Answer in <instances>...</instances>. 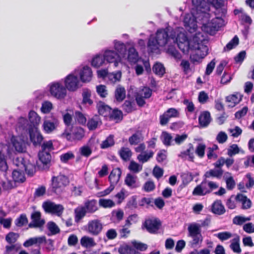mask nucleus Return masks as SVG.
I'll use <instances>...</instances> for the list:
<instances>
[{"mask_svg": "<svg viewBox=\"0 0 254 254\" xmlns=\"http://www.w3.org/2000/svg\"><path fill=\"white\" fill-rule=\"evenodd\" d=\"M105 61L103 55H97L92 59L91 65L95 68H98L104 64Z\"/></svg>", "mask_w": 254, "mask_h": 254, "instance_id": "obj_40", "label": "nucleus"}, {"mask_svg": "<svg viewBox=\"0 0 254 254\" xmlns=\"http://www.w3.org/2000/svg\"><path fill=\"white\" fill-rule=\"evenodd\" d=\"M69 184V180L67 176L60 174L57 176H53L51 183L48 190L50 195H61L65 191V188Z\"/></svg>", "mask_w": 254, "mask_h": 254, "instance_id": "obj_1", "label": "nucleus"}, {"mask_svg": "<svg viewBox=\"0 0 254 254\" xmlns=\"http://www.w3.org/2000/svg\"><path fill=\"white\" fill-rule=\"evenodd\" d=\"M166 52L169 55L176 60H180L182 58L181 54L176 49L174 45H169Z\"/></svg>", "mask_w": 254, "mask_h": 254, "instance_id": "obj_41", "label": "nucleus"}, {"mask_svg": "<svg viewBox=\"0 0 254 254\" xmlns=\"http://www.w3.org/2000/svg\"><path fill=\"white\" fill-rule=\"evenodd\" d=\"M74 158V155L71 151H68L60 156L61 162L64 163H67L69 160L72 159Z\"/></svg>", "mask_w": 254, "mask_h": 254, "instance_id": "obj_59", "label": "nucleus"}, {"mask_svg": "<svg viewBox=\"0 0 254 254\" xmlns=\"http://www.w3.org/2000/svg\"><path fill=\"white\" fill-rule=\"evenodd\" d=\"M79 80L77 76L69 74L66 76L64 85L66 89L70 91H75L79 88Z\"/></svg>", "mask_w": 254, "mask_h": 254, "instance_id": "obj_10", "label": "nucleus"}, {"mask_svg": "<svg viewBox=\"0 0 254 254\" xmlns=\"http://www.w3.org/2000/svg\"><path fill=\"white\" fill-rule=\"evenodd\" d=\"M209 187L207 185V181L206 179H204L201 183L197 185L192 191L193 195L203 196L210 193Z\"/></svg>", "mask_w": 254, "mask_h": 254, "instance_id": "obj_16", "label": "nucleus"}, {"mask_svg": "<svg viewBox=\"0 0 254 254\" xmlns=\"http://www.w3.org/2000/svg\"><path fill=\"white\" fill-rule=\"evenodd\" d=\"M223 174V171L222 169H210L206 171L203 175L205 179L212 178H216L218 179L221 178Z\"/></svg>", "mask_w": 254, "mask_h": 254, "instance_id": "obj_27", "label": "nucleus"}, {"mask_svg": "<svg viewBox=\"0 0 254 254\" xmlns=\"http://www.w3.org/2000/svg\"><path fill=\"white\" fill-rule=\"evenodd\" d=\"M208 48L203 44H197V47L194 53L190 55V62L195 64L200 63L201 60L208 54Z\"/></svg>", "mask_w": 254, "mask_h": 254, "instance_id": "obj_5", "label": "nucleus"}, {"mask_svg": "<svg viewBox=\"0 0 254 254\" xmlns=\"http://www.w3.org/2000/svg\"><path fill=\"white\" fill-rule=\"evenodd\" d=\"M19 235L17 233L10 232L6 235L5 240L10 244H13L16 241Z\"/></svg>", "mask_w": 254, "mask_h": 254, "instance_id": "obj_56", "label": "nucleus"}, {"mask_svg": "<svg viewBox=\"0 0 254 254\" xmlns=\"http://www.w3.org/2000/svg\"><path fill=\"white\" fill-rule=\"evenodd\" d=\"M142 169V166L139 165L138 163L134 161H131L130 162L128 166V169L134 173L139 172Z\"/></svg>", "mask_w": 254, "mask_h": 254, "instance_id": "obj_58", "label": "nucleus"}, {"mask_svg": "<svg viewBox=\"0 0 254 254\" xmlns=\"http://www.w3.org/2000/svg\"><path fill=\"white\" fill-rule=\"evenodd\" d=\"M103 229V225L98 219L89 221L87 225V231L93 236L98 235Z\"/></svg>", "mask_w": 254, "mask_h": 254, "instance_id": "obj_12", "label": "nucleus"}, {"mask_svg": "<svg viewBox=\"0 0 254 254\" xmlns=\"http://www.w3.org/2000/svg\"><path fill=\"white\" fill-rule=\"evenodd\" d=\"M96 91L97 94L101 98H105L108 95V91L105 85L100 84L96 86Z\"/></svg>", "mask_w": 254, "mask_h": 254, "instance_id": "obj_54", "label": "nucleus"}, {"mask_svg": "<svg viewBox=\"0 0 254 254\" xmlns=\"http://www.w3.org/2000/svg\"><path fill=\"white\" fill-rule=\"evenodd\" d=\"M188 236L192 238L190 244L192 247L196 246L203 241L200 225L194 223L190 224L188 228Z\"/></svg>", "mask_w": 254, "mask_h": 254, "instance_id": "obj_3", "label": "nucleus"}, {"mask_svg": "<svg viewBox=\"0 0 254 254\" xmlns=\"http://www.w3.org/2000/svg\"><path fill=\"white\" fill-rule=\"evenodd\" d=\"M137 196L136 195L132 196L128 200L127 203V207L129 209H135L137 207Z\"/></svg>", "mask_w": 254, "mask_h": 254, "instance_id": "obj_60", "label": "nucleus"}, {"mask_svg": "<svg viewBox=\"0 0 254 254\" xmlns=\"http://www.w3.org/2000/svg\"><path fill=\"white\" fill-rule=\"evenodd\" d=\"M98 113L104 117H109L111 113L112 108L106 105L104 102L99 101L97 104Z\"/></svg>", "mask_w": 254, "mask_h": 254, "instance_id": "obj_21", "label": "nucleus"}, {"mask_svg": "<svg viewBox=\"0 0 254 254\" xmlns=\"http://www.w3.org/2000/svg\"><path fill=\"white\" fill-rule=\"evenodd\" d=\"M122 174L121 169L119 168L113 169L108 177L110 185L115 186L119 182Z\"/></svg>", "mask_w": 254, "mask_h": 254, "instance_id": "obj_17", "label": "nucleus"}, {"mask_svg": "<svg viewBox=\"0 0 254 254\" xmlns=\"http://www.w3.org/2000/svg\"><path fill=\"white\" fill-rule=\"evenodd\" d=\"M176 36V32L172 29L167 27L165 29H160L157 30L156 33L155 38L158 42L160 47L165 46L168 42L170 39L174 40Z\"/></svg>", "mask_w": 254, "mask_h": 254, "instance_id": "obj_2", "label": "nucleus"}, {"mask_svg": "<svg viewBox=\"0 0 254 254\" xmlns=\"http://www.w3.org/2000/svg\"><path fill=\"white\" fill-rule=\"evenodd\" d=\"M230 248L234 253L240 254L241 253L242 250L240 246V237L239 236H237L232 240Z\"/></svg>", "mask_w": 254, "mask_h": 254, "instance_id": "obj_33", "label": "nucleus"}, {"mask_svg": "<svg viewBox=\"0 0 254 254\" xmlns=\"http://www.w3.org/2000/svg\"><path fill=\"white\" fill-rule=\"evenodd\" d=\"M211 121L210 113L207 111L201 112L198 117V123L202 127H207L210 123Z\"/></svg>", "mask_w": 254, "mask_h": 254, "instance_id": "obj_18", "label": "nucleus"}, {"mask_svg": "<svg viewBox=\"0 0 254 254\" xmlns=\"http://www.w3.org/2000/svg\"><path fill=\"white\" fill-rule=\"evenodd\" d=\"M242 96L238 93L232 94L226 97V101L230 103L229 106L233 107L242 100Z\"/></svg>", "mask_w": 254, "mask_h": 254, "instance_id": "obj_31", "label": "nucleus"}, {"mask_svg": "<svg viewBox=\"0 0 254 254\" xmlns=\"http://www.w3.org/2000/svg\"><path fill=\"white\" fill-rule=\"evenodd\" d=\"M105 60L109 63H114L115 66L118 65L119 62L121 61L120 55L114 50H107L103 54Z\"/></svg>", "mask_w": 254, "mask_h": 254, "instance_id": "obj_13", "label": "nucleus"}, {"mask_svg": "<svg viewBox=\"0 0 254 254\" xmlns=\"http://www.w3.org/2000/svg\"><path fill=\"white\" fill-rule=\"evenodd\" d=\"M24 160L22 157H17L14 162L15 165L20 167L29 176H33L35 173V166L31 163L25 164Z\"/></svg>", "mask_w": 254, "mask_h": 254, "instance_id": "obj_9", "label": "nucleus"}, {"mask_svg": "<svg viewBox=\"0 0 254 254\" xmlns=\"http://www.w3.org/2000/svg\"><path fill=\"white\" fill-rule=\"evenodd\" d=\"M114 144V135L111 134L101 144V148L102 149L107 148L113 146Z\"/></svg>", "mask_w": 254, "mask_h": 254, "instance_id": "obj_50", "label": "nucleus"}, {"mask_svg": "<svg viewBox=\"0 0 254 254\" xmlns=\"http://www.w3.org/2000/svg\"><path fill=\"white\" fill-rule=\"evenodd\" d=\"M86 212H87L84 207L76 208L74 210L75 222L78 223L85 216Z\"/></svg>", "mask_w": 254, "mask_h": 254, "instance_id": "obj_39", "label": "nucleus"}, {"mask_svg": "<svg viewBox=\"0 0 254 254\" xmlns=\"http://www.w3.org/2000/svg\"><path fill=\"white\" fill-rule=\"evenodd\" d=\"M51 94L58 99H64L66 95V89L59 82L53 83L50 88Z\"/></svg>", "mask_w": 254, "mask_h": 254, "instance_id": "obj_8", "label": "nucleus"}, {"mask_svg": "<svg viewBox=\"0 0 254 254\" xmlns=\"http://www.w3.org/2000/svg\"><path fill=\"white\" fill-rule=\"evenodd\" d=\"M119 253L120 254H137L138 253L134 248L128 245L120 247L119 249Z\"/></svg>", "mask_w": 254, "mask_h": 254, "instance_id": "obj_47", "label": "nucleus"}, {"mask_svg": "<svg viewBox=\"0 0 254 254\" xmlns=\"http://www.w3.org/2000/svg\"><path fill=\"white\" fill-rule=\"evenodd\" d=\"M59 124V121L56 118L45 120L42 125L43 129L45 133H51L57 128Z\"/></svg>", "mask_w": 254, "mask_h": 254, "instance_id": "obj_15", "label": "nucleus"}, {"mask_svg": "<svg viewBox=\"0 0 254 254\" xmlns=\"http://www.w3.org/2000/svg\"><path fill=\"white\" fill-rule=\"evenodd\" d=\"M183 184L187 185L193 180V176L191 173L186 172L181 175Z\"/></svg>", "mask_w": 254, "mask_h": 254, "instance_id": "obj_62", "label": "nucleus"}, {"mask_svg": "<svg viewBox=\"0 0 254 254\" xmlns=\"http://www.w3.org/2000/svg\"><path fill=\"white\" fill-rule=\"evenodd\" d=\"M79 75L82 82H89L92 79V71L90 67L88 66H84L81 70Z\"/></svg>", "mask_w": 254, "mask_h": 254, "instance_id": "obj_19", "label": "nucleus"}, {"mask_svg": "<svg viewBox=\"0 0 254 254\" xmlns=\"http://www.w3.org/2000/svg\"><path fill=\"white\" fill-rule=\"evenodd\" d=\"M212 4L213 6L216 9V11L218 12H220L221 11V14H220L221 16H225L227 13V9L224 8H222L223 6V4L218 1V0H213Z\"/></svg>", "mask_w": 254, "mask_h": 254, "instance_id": "obj_51", "label": "nucleus"}, {"mask_svg": "<svg viewBox=\"0 0 254 254\" xmlns=\"http://www.w3.org/2000/svg\"><path fill=\"white\" fill-rule=\"evenodd\" d=\"M12 177L15 182L23 183L25 180L23 170L20 167L13 171Z\"/></svg>", "mask_w": 254, "mask_h": 254, "instance_id": "obj_26", "label": "nucleus"}, {"mask_svg": "<svg viewBox=\"0 0 254 254\" xmlns=\"http://www.w3.org/2000/svg\"><path fill=\"white\" fill-rule=\"evenodd\" d=\"M28 117L30 122L29 127L38 128L41 118L38 114L34 111L31 110L29 113Z\"/></svg>", "mask_w": 254, "mask_h": 254, "instance_id": "obj_23", "label": "nucleus"}, {"mask_svg": "<svg viewBox=\"0 0 254 254\" xmlns=\"http://www.w3.org/2000/svg\"><path fill=\"white\" fill-rule=\"evenodd\" d=\"M46 242V239L45 236L40 237H33L25 241L23 245L25 248H28L35 244L40 245L42 243Z\"/></svg>", "mask_w": 254, "mask_h": 254, "instance_id": "obj_24", "label": "nucleus"}, {"mask_svg": "<svg viewBox=\"0 0 254 254\" xmlns=\"http://www.w3.org/2000/svg\"><path fill=\"white\" fill-rule=\"evenodd\" d=\"M211 209L212 212L219 215H222L225 212L224 206L223 205L221 200L214 201L212 204Z\"/></svg>", "mask_w": 254, "mask_h": 254, "instance_id": "obj_22", "label": "nucleus"}, {"mask_svg": "<svg viewBox=\"0 0 254 254\" xmlns=\"http://www.w3.org/2000/svg\"><path fill=\"white\" fill-rule=\"evenodd\" d=\"M109 117L111 120H115L117 122L122 121L123 118L122 112L118 109L112 110Z\"/></svg>", "mask_w": 254, "mask_h": 254, "instance_id": "obj_42", "label": "nucleus"}, {"mask_svg": "<svg viewBox=\"0 0 254 254\" xmlns=\"http://www.w3.org/2000/svg\"><path fill=\"white\" fill-rule=\"evenodd\" d=\"M99 204L104 208H112L115 206V202L110 199L100 198L99 200Z\"/></svg>", "mask_w": 254, "mask_h": 254, "instance_id": "obj_49", "label": "nucleus"}, {"mask_svg": "<svg viewBox=\"0 0 254 254\" xmlns=\"http://www.w3.org/2000/svg\"><path fill=\"white\" fill-rule=\"evenodd\" d=\"M30 140L34 146L41 145L43 136L38 128L28 127Z\"/></svg>", "mask_w": 254, "mask_h": 254, "instance_id": "obj_11", "label": "nucleus"}, {"mask_svg": "<svg viewBox=\"0 0 254 254\" xmlns=\"http://www.w3.org/2000/svg\"><path fill=\"white\" fill-rule=\"evenodd\" d=\"M73 141L80 140L84 136L85 131L81 127H75L72 131Z\"/></svg>", "mask_w": 254, "mask_h": 254, "instance_id": "obj_36", "label": "nucleus"}, {"mask_svg": "<svg viewBox=\"0 0 254 254\" xmlns=\"http://www.w3.org/2000/svg\"><path fill=\"white\" fill-rule=\"evenodd\" d=\"M173 41L177 43L178 48L184 54H187L190 50L193 49L190 46L188 37L183 32L178 33Z\"/></svg>", "mask_w": 254, "mask_h": 254, "instance_id": "obj_4", "label": "nucleus"}, {"mask_svg": "<svg viewBox=\"0 0 254 254\" xmlns=\"http://www.w3.org/2000/svg\"><path fill=\"white\" fill-rule=\"evenodd\" d=\"M42 150L41 151H46L50 153V151L54 149L53 142L52 140L44 142L41 145Z\"/></svg>", "mask_w": 254, "mask_h": 254, "instance_id": "obj_63", "label": "nucleus"}, {"mask_svg": "<svg viewBox=\"0 0 254 254\" xmlns=\"http://www.w3.org/2000/svg\"><path fill=\"white\" fill-rule=\"evenodd\" d=\"M205 148L206 145L205 144L202 143L198 144L195 148V153L199 158H202L204 157Z\"/></svg>", "mask_w": 254, "mask_h": 254, "instance_id": "obj_52", "label": "nucleus"}, {"mask_svg": "<svg viewBox=\"0 0 254 254\" xmlns=\"http://www.w3.org/2000/svg\"><path fill=\"white\" fill-rule=\"evenodd\" d=\"M159 45L154 36H150L147 43V48L149 53H157L159 51Z\"/></svg>", "mask_w": 254, "mask_h": 254, "instance_id": "obj_25", "label": "nucleus"}, {"mask_svg": "<svg viewBox=\"0 0 254 254\" xmlns=\"http://www.w3.org/2000/svg\"><path fill=\"white\" fill-rule=\"evenodd\" d=\"M48 229L52 235H56L60 232V230L56 224L53 222H49L47 224Z\"/></svg>", "mask_w": 254, "mask_h": 254, "instance_id": "obj_57", "label": "nucleus"}, {"mask_svg": "<svg viewBox=\"0 0 254 254\" xmlns=\"http://www.w3.org/2000/svg\"><path fill=\"white\" fill-rule=\"evenodd\" d=\"M28 223V219L24 214H21L19 217L15 220V224L16 226L21 227Z\"/></svg>", "mask_w": 254, "mask_h": 254, "instance_id": "obj_53", "label": "nucleus"}, {"mask_svg": "<svg viewBox=\"0 0 254 254\" xmlns=\"http://www.w3.org/2000/svg\"><path fill=\"white\" fill-rule=\"evenodd\" d=\"M188 145L189 147V148L187 149L186 150L181 152L180 156L182 157H184L188 156H189V160L193 162L194 158V157L193 155V151H194L193 146L190 143Z\"/></svg>", "mask_w": 254, "mask_h": 254, "instance_id": "obj_38", "label": "nucleus"}, {"mask_svg": "<svg viewBox=\"0 0 254 254\" xmlns=\"http://www.w3.org/2000/svg\"><path fill=\"white\" fill-rule=\"evenodd\" d=\"M114 47L119 54H124L126 51V46L123 43L120 42H116Z\"/></svg>", "mask_w": 254, "mask_h": 254, "instance_id": "obj_64", "label": "nucleus"}, {"mask_svg": "<svg viewBox=\"0 0 254 254\" xmlns=\"http://www.w3.org/2000/svg\"><path fill=\"white\" fill-rule=\"evenodd\" d=\"M133 102L129 100H126L122 105V109L126 113H130L135 110Z\"/></svg>", "mask_w": 254, "mask_h": 254, "instance_id": "obj_48", "label": "nucleus"}, {"mask_svg": "<svg viewBox=\"0 0 254 254\" xmlns=\"http://www.w3.org/2000/svg\"><path fill=\"white\" fill-rule=\"evenodd\" d=\"M138 55L136 49L133 47H130L128 50L127 60L130 63H136L138 61Z\"/></svg>", "mask_w": 254, "mask_h": 254, "instance_id": "obj_34", "label": "nucleus"}, {"mask_svg": "<svg viewBox=\"0 0 254 254\" xmlns=\"http://www.w3.org/2000/svg\"><path fill=\"white\" fill-rule=\"evenodd\" d=\"M136 176L128 173L125 179V184L130 189L136 188L138 186L136 184Z\"/></svg>", "mask_w": 254, "mask_h": 254, "instance_id": "obj_30", "label": "nucleus"}, {"mask_svg": "<svg viewBox=\"0 0 254 254\" xmlns=\"http://www.w3.org/2000/svg\"><path fill=\"white\" fill-rule=\"evenodd\" d=\"M80 244L84 248L92 247L95 245L94 239L88 236H83L80 239Z\"/></svg>", "mask_w": 254, "mask_h": 254, "instance_id": "obj_43", "label": "nucleus"}, {"mask_svg": "<svg viewBox=\"0 0 254 254\" xmlns=\"http://www.w3.org/2000/svg\"><path fill=\"white\" fill-rule=\"evenodd\" d=\"M162 136L163 137L162 142L163 144L166 146L171 145V141L172 139L171 135L167 131H163Z\"/></svg>", "mask_w": 254, "mask_h": 254, "instance_id": "obj_61", "label": "nucleus"}, {"mask_svg": "<svg viewBox=\"0 0 254 254\" xmlns=\"http://www.w3.org/2000/svg\"><path fill=\"white\" fill-rule=\"evenodd\" d=\"M239 43V39L237 35H235L233 39L224 48L225 51H229L236 47Z\"/></svg>", "mask_w": 254, "mask_h": 254, "instance_id": "obj_46", "label": "nucleus"}, {"mask_svg": "<svg viewBox=\"0 0 254 254\" xmlns=\"http://www.w3.org/2000/svg\"><path fill=\"white\" fill-rule=\"evenodd\" d=\"M99 124H101V121L98 116H95L89 119L87 123V127L90 130L96 129Z\"/></svg>", "mask_w": 254, "mask_h": 254, "instance_id": "obj_32", "label": "nucleus"}, {"mask_svg": "<svg viewBox=\"0 0 254 254\" xmlns=\"http://www.w3.org/2000/svg\"><path fill=\"white\" fill-rule=\"evenodd\" d=\"M32 221L29 224V228H41L45 223L44 219H41V213L39 211H34L31 214Z\"/></svg>", "mask_w": 254, "mask_h": 254, "instance_id": "obj_14", "label": "nucleus"}, {"mask_svg": "<svg viewBox=\"0 0 254 254\" xmlns=\"http://www.w3.org/2000/svg\"><path fill=\"white\" fill-rule=\"evenodd\" d=\"M85 210L88 213H94L98 210L97 201L95 199L88 200L84 203Z\"/></svg>", "mask_w": 254, "mask_h": 254, "instance_id": "obj_28", "label": "nucleus"}, {"mask_svg": "<svg viewBox=\"0 0 254 254\" xmlns=\"http://www.w3.org/2000/svg\"><path fill=\"white\" fill-rule=\"evenodd\" d=\"M223 19L216 17L213 18L210 22H208L203 25V29L206 33L211 35H213L216 32L218 31L222 25Z\"/></svg>", "mask_w": 254, "mask_h": 254, "instance_id": "obj_6", "label": "nucleus"}, {"mask_svg": "<svg viewBox=\"0 0 254 254\" xmlns=\"http://www.w3.org/2000/svg\"><path fill=\"white\" fill-rule=\"evenodd\" d=\"M12 142L13 147L17 151L19 152L25 151L26 149L25 145L22 140L21 139L18 140L16 138H12Z\"/></svg>", "mask_w": 254, "mask_h": 254, "instance_id": "obj_37", "label": "nucleus"}, {"mask_svg": "<svg viewBox=\"0 0 254 254\" xmlns=\"http://www.w3.org/2000/svg\"><path fill=\"white\" fill-rule=\"evenodd\" d=\"M121 158L124 161L129 159L132 155L131 150L127 147H122L119 151Z\"/></svg>", "mask_w": 254, "mask_h": 254, "instance_id": "obj_44", "label": "nucleus"}, {"mask_svg": "<svg viewBox=\"0 0 254 254\" xmlns=\"http://www.w3.org/2000/svg\"><path fill=\"white\" fill-rule=\"evenodd\" d=\"M38 157L40 161L43 165V167H44V166L50 164L51 161V155L49 152L39 151Z\"/></svg>", "mask_w": 254, "mask_h": 254, "instance_id": "obj_29", "label": "nucleus"}, {"mask_svg": "<svg viewBox=\"0 0 254 254\" xmlns=\"http://www.w3.org/2000/svg\"><path fill=\"white\" fill-rule=\"evenodd\" d=\"M162 225L161 221L157 218L146 219L143 223V226L150 234H156L158 232Z\"/></svg>", "mask_w": 254, "mask_h": 254, "instance_id": "obj_7", "label": "nucleus"}, {"mask_svg": "<svg viewBox=\"0 0 254 254\" xmlns=\"http://www.w3.org/2000/svg\"><path fill=\"white\" fill-rule=\"evenodd\" d=\"M153 72L160 76H162L165 73V68L163 64L161 63L155 64L152 68Z\"/></svg>", "mask_w": 254, "mask_h": 254, "instance_id": "obj_45", "label": "nucleus"}, {"mask_svg": "<svg viewBox=\"0 0 254 254\" xmlns=\"http://www.w3.org/2000/svg\"><path fill=\"white\" fill-rule=\"evenodd\" d=\"M154 152L152 151H149L148 153L140 154H139L137 158V159L142 163H145L147 162L149 159L153 156Z\"/></svg>", "mask_w": 254, "mask_h": 254, "instance_id": "obj_55", "label": "nucleus"}, {"mask_svg": "<svg viewBox=\"0 0 254 254\" xmlns=\"http://www.w3.org/2000/svg\"><path fill=\"white\" fill-rule=\"evenodd\" d=\"M115 97L118 102L123 101L126 98V90L124 87H118L115 92Z\"/></svg>", "mask_w": 254, "mask_h": 254, "instance_id": "obj_35", "label": "nucleus"}, {"mask_svg": "<svg viewBox=\"0 0 254 254\" xmlns=\"http://www.w3.org/2000/svg\"><path fill=\"white\" fill-rule=\"evenodd\" d=\"M235 199L237 201L242 203V208L243 209H249L252 206V201L244 194L241 193L237 194L235 196Z\"/></svg>", "mask_w": 254, "mask_h": 254, "instance_id": "obj_20", "label": "nucleus"}]
</instances>
